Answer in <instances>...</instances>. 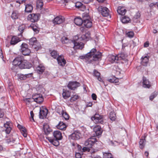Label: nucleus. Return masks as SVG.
<instances>
[{"label":"nucleus","instance_id":"f704fd0d","mask_svg":"<svg viewBox=\"0 0 158 158\" xmlns=\"http://www.w3.org/2000/svg\"><path fill=\"white\" fill-rule=\"evenodd\" d=\"M35 51H37L41 48L40 43L37 42L31 47Z\"/></svg>","mask_w":158,"mask_h":158},{"label":"nucleus","instance_id":"ea45409f","mask_svg":"<svg viewBox=\"0 0 158 158\" xmlns=\"http://www.w3.org/2000/svg\"><path fill=\"white\" fill-rule=\"evenodd\" d=\"M148 62V59L147 56H145L143 58L141 63L142 65L144 66H147Z\"/></svg>","mask_w":158,"mask_h":158},{"label":"nucleus","instance_id":"2eb2a0df","mask_svg":"<svg viewBox=\"0 0 158 158\" xmlns=\"http://www.w3.org/2000/svg\"><path fill=\"white\" fill-rule=\"evenodd\" d=\"M57 60L58 64L62 66H64L66 63L64 56L62 55H60L57 57Z\"/></svg>","mask_w":158,"mask_h":158},{"label":"nucleus","instance_id":"052dcab7","mask_svg":"<svg viewBox=\"0 0 158 158\" xmlns=\"http://www.w3.org/2000/svg\"><path fill=\"white\" fill-rule=\"evenodd\" d=\"M90 148L88 147H85L83 148L82 150L83 152H85V151L89 152L90 151Z\"/></svg>","mask_w":158,"mask_h":158},{"label":"nucleus","instance_id":"bb28decb","mask_svg":"<svg viewBox=\"0 0 158 158\" xmlns=\"http://www.w3.org/2000/svg\"><path fill=\"white\" fill-rule=\"evenodd\" d=\"M127 11L126 10L123 6H118V7L117 12L120 15H124Z\"/></svg>","mask_w":158,"mask_h":158},{"label":"nucleus","instance_id":"8fccbe9b","mask_svg":"<svg viewBox=\"0 0 158 158\" xmlns=\"http://www.w3.org/2000/svg\"><path fill=\"white\" fill-rule=\"evenodd\" d=\"M103 158H113L110 153H105L103 154Z\"/></svg>","mask_w":158,"mask_h":158},{"label":"nucleus","instance_id":"37998d69","mask_svg":"<svg viewBox=\"0 0 158 158\" xmlns=\"http://www.w3.org/2000/svg\"><path fill=\"white\" fill-rule=\"evenodd\" d=\"M109 118L112 121H114L115 119V114L114 111H111L110 113Z\"/></svg>","mask_w":158,"mask_h":158},{"label":"nucleus","instance_id":"13d9d810","mask_svg":"<svg viewBox=\"0 0 158 158\" xmlns=\"http://www.w3.org/2000/svg\"><path fill=\"white\" fill-rule=\"evenodd\" d=\"M33 101L37 103L40 104L43 102V99H34Z\"/></svg>","mask_w":158,"mask_h":158},{"label":"nucleus","instance_id":"dca6fc26","mask_svg":"<svg viewBox=\"0 0 158 158\" xmlns=\"http://www.w3.org/2000/svg\"><path fill=\"white\" fill-rule=\"evenodd\" d=\"M32 73L26 74H19L17 75V77L18 79H20V80H25L27 78L31 77L32 76Z\"/></svg>","mask_w":158,"mask_h":158},{"label":"nucleus","instance_id":"a19ab883","mask_svg":"<svg viewBox=\"0 0 158 158\" xmlns=\"http://www.w3.org/2000/svg\"><path fill=\"white\" fill-rule=\"evenodd\" d=\"M37 42V41L36 38L35 37H33L30 39L28 43L31 47Z\"/></svg>","mask_w":158,"mask_h":158},{"label":"nucleus","instance_id":"864d4df0","mask_svg":"<svg viewBox=\"0 0 158 158\" xmlns=\"http://www.w3.org/2000/svg\"><path fill=\"white\" fill-rule=\"evenodd\" d=\"M15 141V140L11 138H7L6 139V142L8 144L11 143H14Z\"/></svg>","mask_w":158,"mask_h":158},{"label":"nucleus","instance_id":"4c0bfd02","mask_svg":"<svg viewBox=\"0 0 158 158\" xmlns=\"http://www.w3.org/2000/svg\"><path fill=\"white\" fill-rule=\"evenodd\" d=\"M51 56L54 59H56L59 56V53L57 51L55 50H53L50 52Z\"/></svg>","mask_w":158,"mask_h":158},{"label":"nucleus","instance_id":"6e6552de","mask_svg":"<svg viewBox=\"0 0 158 158\" xmlns=\"http://www.w3.org/2000/svg\"><path fill=\"white\" fill-rule=\"evenodd\" d=\"M102 56V53L99 51L97 52L96 49V52L92 55V56H93V60L94 61H99L101 60Z\"/></svg>","mask_w":158,"mask_h":158},{"label":"nucleus","instance_id":"0eeeda50","mask_svg":"<svg viewBox=\"0 0 158 158\" xmlns=\"http://www.w3.org/2000/svg\"><path fill=\"white\" fill-rule=\"evenodd\" d=\"M65 18L64 16L60 15L55 18L52 21L54 24H59L62 23L64 21Z\"/></svg>","mask_w":158,"mask_h":158},{"label":"nucleus","instance_id":"39448f33","mask_svg":"<svg viewBox=\"0 0 158 158\" xmlns=\"http://www.w3.org/2000/svg\"><path fill=\"white\" fill-rule=\"evenodd\" d=\"M80 85V83L77 81H72L69 83L67 87L71 90H74Z\"/></svg>","mask_w":158,"mask_h":158},{"label":"nucleus","instance_id":"603ef678","mask_svg":"<svg viewBox=\"0 0 158 158\" xmlns=\"http://www.w3.org/2000/svg\"><path fill=\"white\" fill-rule=\"evenodd\" d=\"M18 66L13 64V66L10 68L11 70L14 72H17Z\"/></svg>","mask_w":158,"mask_h":158},{"label":"nucleus","instance_id":"412c9836","mask_svg":"<svg viewBox=\"0 0 158 158\" xmlns=\"http://www.w3.org/2000/svg\"><path fill=\"white\" fill-rule=\"evenodd\" d=\"M11 124L10 122H6L4 124V127L5 128V132L7 134H9L11 131Z\"/></svg>","mask_w":158,"mask_h":158},{"label":"nucleus","instance_id":"473e14b6","mask_svg":"<svg viewBox=\"0 0 158 158\" xmlns=\"http://www.w3.org/2000/svg\"><path fill=\"white\" fill-rule=\"evenodd\" d=\"M20 15L19 13L17 11H14L12 13L11 17L13 20H15L19 18Z\"/></svg>","mask_w":158,"mask_h":158},{"label":"nucleus","instance_id":"f257e3e1","mask_svg":"<svg viewBox=\"0 0 158 158\" xmlns=\"http://www.w3.org/2000/svg\"><path fill=\"white\" fill-rule=\"evenodd\" d=\"M83 19V23L85 28H90L92 26V22L91 21L89 13H84L82 15Z\"/></svg>","mask_w":158,"mask_h":158},{"label":"nucleus","instance_id":"e2e57ef3","mask_svg":"<svg viewBox=\"0 0 158 158\" xmlns=\"http://www.w3.org/2000/svg\"><path fill=\"white\" fill-rule=\"evenodd\" d=\"M68 102H67V104L69 105H73V103H72V102L73 101H75V99H68Z\"/></svg>","mask_w":158,"mask_h":158},{"label":"nucleus","instance_id":"58836bf2","mask_svg":"<svg viewBox=\"0 0 158 158\" xmlns=\"http://www.w3.org/2000/svg\"><path fill=\"white\" fill-rule=\"evenodd\" d=\"M108 81L110 83H115L118 82L119 79L115 76H112L110 78L108 79Z\"/></svg>","mask_w":158,"mask_h":158},{"label":"nucleus","instance_id":"774afa93","mask_svg":"<svg viewBox=\"0 0 158 158\" xmlns=\"http://www.w3.org/2000/svg\"><path fill=\"white\" fill-rule=\"evenodd\" d=\"M76 158H81V154L78 152H76L75 154Z\"/></svg>","mask_w":158,"mask_h":158},{"label":"nucleus","instance_id":"f8f14e48","mask_svg":"<svg viewBox=\"0 0 158 158\" xmlns=\"http://www.w3.org/2000/svg\"><path fill=\"white\" fill-rule=\"evenodd\" d=\"M21 40L18 36H12L10 41V44L11 45H15L21 41Z\"/></svg>","mask_w":158,"mask_h":158},{"label":"nucleus","instance_id":"a878e982","mask_svg":"<svg viewBox=\"0 0 158 158\" xmlns=\"http://www.w3.org/2000/svg\"><path fill=\"white\" fill-rule=\"evenodd\" d=\"M109 60L111 63H117L118 59L117 58V55H111L109 56Z\"/></svg>","mask_w":158,"mask_h":158},{"label":"nucleus","instance_id":"0e129e2a","mask_svg":"<svg viewBox=\"0 0 158 158\" xmlns=\"http://www.w3.org/2000/svg\"><path fill=\"white\" fill-rule=\"evenodd\" d=\"M156 3H154V2H152V3H151L149 5V6L150 8L151 9L153 8H154L155 5H156Z\"/></svg>","mask_w":158,"mask_h":158},{"label":"nucleus","instance_id":"bf43d9fd","mask_svg":"<svg viewBox=\"0 0 158 158\" xmlns=\"http://www.w3.org/2000/svg\"><path fill=\"white\" fill-rule=\"evenodd\" d=\"M82 4L80 2H76L75 5V6L76 8L79 9Z\"/></svg>","mask_w":158,"mask_h":158},{"label":"nucleus","instance_id":"3c124183","mask_svg":"<svg viewBox=\"0 0 158 158\" xmlns=\"http://www.w3.org/2000/svg\"><path fill=\"white\" fill-rule=\"evenodd\" d=\"M158 94V93L157 92H154L149 97V99H154L156 97Z\"/></svg>","mask_w":158,"mask_h":158},{"label":"nucleus","instance_id":"423d86ee","mask_svg":"<svg viewBox=\"0 0 158 158\" xmlns=\"http://www.w3.org/2000/svg\"><path fill=\"white\" fill-rule=\"evenodd\" d=\"M32 65L31 63L28 62L24 59L22 61L21 64L20 65L19 68L21 69H30L32 67Z\"/></svg>","mask_w":158,"mask_h":158},{"label":"nucleus","instance_id":"7c9ffc66","mask_svg":"<svg viewBox=\"0 0 158 158\" xmlns=\"http://www.w3.org/2000/svg\"><path fill=\"white\" fill-rule=\"evenodd\" d=\"M56 127L59 129L64 130L66 129V126L65 124L64 123L60 122Z\"/></svg>","mask_w":158,"mask_h":158},{"label":"nucleus","instance_id":"338daca9","mask_svg":"<svg viewBox=\"0 0 158 158\" xmlns=\"http://www.w3.org/2000/svg\"><path fill=\"white\" fill-rule=\"evenodd\" d=\"M14 88V86L11 84H9L8 86V88L10 90L12 91Z\"/></svg>","mask_w":158,"mask_h":158},{"label":"nucleus","instance_id":"4be33fe9","mask_svg":"<svg viewBox=\"0 0 158 158\" xmlns=\"http://www.w3.org/2000/svg\"><path fill=\"white\" fill-rule=\"evenodd\" d=\"M72 42L73 44V47L76 49H82L84 46V44L83 43L81 44L77 42L75 40H72Z\"/></svg>","mask_w":158,"mask_h":158},{"label":"nucleus","instance_id":"20e7f679","mask_svg":"<svg viewBox=\"0 0 158 158\" xmlns=\"http://www.w3.org/2000/svg\"><path fill=\"white\" fill-rule=\"evenodd\" d=\"M91 119L96 123L103 124L104 123L103 116L100 115L98 114H95L94 116L91 118Z\"/></svg>","mask_w":158,"mask_h":158},{"label":"nucleus","instance_id":"e433bc0d","mask_svg":"<svg viewBox=\"0 0 158 158\" xmlns=\"http://www.w3.org/2000/svg\"><path fill=\"white\" fill-rule=\"evenodd\" d=\"M146 140L145 139H141L139 142V147L141 149H143L145 145Z\"/></svg>","mask_w":158,"mask_h":158},{"label":"nucleus","instance_id":"b1692460","mask_svg":"<svg viewBox=\"0 0 158 158\" xmlns=\"http://www.w3.org/2000/svg\"><path fill=\"white\" fill-rule=\"evenodd\" d=\"M94 131L97 135H101L102 132L101 126L96 125L94 128Z\"/></svg>","mask_w":158,"mask_h":158},{"label":"nucleus","instance_id":"4468645a","mask_svg":"<svg viewBox=\"0 0 158 158\" xmlns=\"http://www.w3.org/2000/svg\"><path fill=\"white\" fill-rule=\"evenodd\" d=\"M23 59V57L21 56H18L16 57L13 60V64L18 66V67L19 68L20 65L21 64Z\"/></svg>","mask_w":158,"mask_h":158},{"label":"nucleus","instance_id":"cd10ccee","mask_svg":"<svg viewBox=\"0 0 158 158\" xmlns=\"http://www.w3.org/2000/svg\"><path fill=\"white\" fill-rule=\"evenodd\" d=\"M74 23L77 26H81L83 23V19H82L80 17H78L75 18Z\"/></svg>","mask_w":158,"mask_h":158},{"label":"nucleus","instance_id":"f03ea898","mask_svg":"<svg viewBox=\"0 0 158 158\" xmlns=\"http://www.w3.org/2000/svg\"><path fill=\"white\" fill-rule=\"evenodd\" d=\"M20 47V51L23 55L28 56L31 53V51L28 48V46L27 44L23 43L21 45Z\"/></svg>","mask_w":158,"mask_h":158},{"label":"nucleus","instance_id":"de8ad7c7","mask_svg":"<svg viewBox=\"0 0 158 158\" xmlns=\"http://www.w3.org/2000/svg\"><path fill=\"white\" fill-rule=\"evenodd\" d=\"M61 114L62 116L64 118V119L67 120L69 119V116L66 112H64L63 110L61 112Z\"/></svg>","mask_w":158,"mask_h":158},{"label":"nucleus","instance_id":"79ce46f5","mask_svg":"<svg viewBox=\"0 0 158 158\" xmlns=\"http://www.w3.org/2000/svg\"><path fill=\"white\" fill-rule=\"evenodd\" d=\"M121 21L122 23H126L129 22L130 21V19L129 17L125 16L122 17L121 19Z\"/></svg>","mask_w":158,"mask_h":158},{"label":"nucleus","instance_id":"6e6d98bb","mask_svg":"<svg viewBox=\"0 0 158 158\" xmlns=\"http://www.w3.org/2000/svg\"><path fill=\"white\" fill-rule=\"evenodd\" d=\"M62 42L64 44H67L68 43L69 39L66 37H64L62 38Z\"/></svg>","mask_w":158,"mask_h":158},{"label":"nucleus","instance_id":"1a4fd4ad","mask_svg":"<svg viewBox=\"0 0 158 158\" xmlns=\"http://www.w3.org/2000/svg\"><path fill=\"white\" fill-rule=\"evenodd\" d=\"M27 19L32 22H37L39 20L38 15L36 14H30L28 16Z\"/></svg>","mask_w":158,"mask_h":158},{"label":"nucleus","instance_id":"72a5a7b5","mask_svg":"<svg viewBox=\"0 0 158 158\" xmlns=\"http://www.w3.org/2000/svg\"><path fill=\"white\" fill-rule=\"evenodd\" d=\"M45 70V67L41 65H39L37 68L36 71L37 72L40 74H41Z\"/></svg>","mask_w":158,"mask_h":158},{"label":"nucleus","instance_id":"6ab92c4d","mask_svg":"<svg viewBox=\"0 0 158 158\" xmlns=\"http://www.w3.org/2000/svg\"><path fill=\"white\" fill-rule=\"evenodd\" d=\"M54 138L56 140H61L62 139V133L58 130L55 131L53 132Z\"/></svg>","mask_w":158,"mask_h":158},{"label":"nucleus","instance_id":"aec40b11","mask_svg":"<svg viewBox=\"0 0 158 158\" xmlns=\"http://www.w3.org/2000/svg\"><path fill=\"white\" fill-rule=\"evenodd\" d=\"M93 75L98 80L101 82L103 83L105 86L106 85L104 82L103 81L102 78L101 77L100 73L97 70L94 69L93 72Z\"/></svg>","mask_w":158,"mask_h":158},{"label":"nucleus","instance_id":"4d7b16f0","mask_svg":"<svg viewBox=\"0 0 158 158\" xmlns=\"http://www.w3.org/2000/svg\"><path fill=\"white\" fill-rule=\"evenodd\" d=\"M140 17V14L139 11L137 12L135 15L134 18L135 19H138Z\"/></svg>","mask_w":158,"mask_h":158},{"label":"nucleus","instance_id":"680f3d73","mask_svg":"<svg viewBox=\"0 0 158 158\" xmlns=\"http://www.w3.org/2000/svg\"><path fill=\"white\" fill-rule=\"evenodd\" d=\"M88 35V34L87 33L85 35H83L81 36V38L82 40H85L87 39L88 37L87 35Z\"/></svg>","mask_w":158,"mask_h":158},{"label":"nucleus","instance_id":"49530a36","mask_svg":"<svg viewBox=\"0 0 158 158\" xmlns=\"http://www.w3.org/2000/svg\"><path fill=\"white\" fill-rule=\"evenodd\" d=\"M20 130L23 136L25 137H27V130L25 128L23 127Z\"/></svg>","mask_w":158,"mask_h":158},{"label":"nucleus","instance_id":"9d476101","mask_svg":"<svg viewBox=\"0 0 158 158\" xmlns=\"http://www.w3.org/2000/svg\"><path fill=\"white\" fill-rule=\"evenodd\" d=\"M96 48H93L85 55L80 56L79 58L82 59H85V60H87L89 58H91L92 57V55L94 54V52H96Z\"/></svg>","mask_w":158,"mask_h":158},{"label":"nucleus","instance_id":"ddd939ff","mask_svg":"<svg viewBox=\"0 0 158 158\" xmlns=\"http://www.w3.org/2000/svg\"><path fill=\"white\" fill-rule=\"evenodd\" d=\"M143 87L149 88L151 86V82L146 77L143 76Z\"/></svg>","mask_w":158,"mask_h":158},{"label":"nucleus","instance_id":"a18cd8bd","mask_svg":"<svg viewBox=\"0 0 158 158\" xmlns=\"http://www.w3.org/2000/svg\"><path fill=\"white\" fill-rule=\"evenodd\" d=\"M39 98L44 99L42 95L40 94H34L32 95V99H38Z\"/></svg>","mask_w":158,"mask_h":158},{"label":"nucleus","instance_id":"a211bd4d","mask_svg":"<svg viewBox=\"0 0 158 158\" xmlns=\"http://www.w3.org/2000/svg\"><path fill=\"white\" fill-rule=\"evenodd\" d=\"M48 110L47 109H43L41 108L40 109V111L39 114V117L40 119H44V117H46L47 114Z\"/></svg>","mask_w":158,"mask_h":158},{"label":"nucleus","instance_id":"9b49d317","mask_svg":"<svg viewBox=\"0 0 158 158\" xmlns=\"http://www.w3.org/2000/svg\"><path fill=\"white\" fill-rule=\"evenodd\" d=\"M99 10L101 11V13L103 17H107L109 15V10L107 7L101 6L99 7Z\"/></svg>","mask_w":158,"mask_h":158},{"label":"nucleus","instance_id":"09e8293b","mask_svg":"<svg viewBox=\"0 0 158 158\" xmlns=\"http://www.w3.org/2000/svg\"><path fill=\"white\" fill-rule=\"evenodd\" d=\"M108 143L111 146H115L119 144L118 142L117 141H113L111 140H109V141Z\"/></svg>","mask_w":158,"mask_h":158},{"label":"nucleus","instance_id":"c9c22d12","mask_svg":"<svg viewBox=\"0 0 158 158\" xmlns=\"http://www.w3.org/2000/svg\"><path fill=\"white\" fill-rule=\"evenodd\" d=\"M44 131L46 135L50 133V128L48 125L47 123H45L43 125Z\"/></svg>","mask_w":158,"mask_h":158},{"label":"nucleus","instance_id":"393cba45","mask_svg":"<svg viewBox=\"0 0 158 158\" xmlns=\"http://www.w3.org/2000/svg\"><path fill=\"white\" fill-rule=\"evenodd\" d=\"M47 139L49 142L55 146H57L59 145L60 143L59 141V140H56L54 138L52 139L49 137H47Z\"/></svg>","mask_w":158,"mask_h":158},{"label":"nucleus","instance_id":"5701e85b","mask_svg":"<svg viewBox=\"0 0 158 158\" xmlns=\"http://www.w3.org/2000/svg\"><path fill=\"white\" fill-rule=\"evenodd\" d=\"M29 27L33 30L35 34H38L39 32L40 29L38 27L37 24L31 23Z\"/></svg>","mask_w":158,"mask_h":158},{"label":"nucleus","instance_id":"7ed1b4c3","mask_svg":"<svg viewBox=\"0 0 158 158\" xmlns=\"http://www.w3.org/2000/svg\"><path fill=\"white\" fill-rule=\"evenodd\" d=\"M97 141V139L95 137H91L85 141V145L91 148Z\"/></svg>","mask_w":158,"mask_h":158},{"label":"nucleus","instance_id":"c756f323","mask_svg":"<svg viewBox=\"0 0 158 158\" xmlns=\"http://www.w3.org/2000/svg\"><path fill=\"white\" fill-rule=\"evenodd\" d=\"M33 10L32 5L30 4H28L25 5V11L27 13H31Z\"/></svg>","mask_w":158,"mask_h":158},{"label":"nucleus","instance_id":"c85d7f7f","mask_svg":"<svg viewBox=\"0 0 158 158\" xmlns=\"http://www.w3.org/2000/svg\"><path fill=\"white\" fill-rule=\"evenodd\" d=\"M27 27L25 24H23L20 25L18 27V30L20 32V33L18 34V36L22 37L23 36L22 34L24 30L26 29Z\"/></svg>","mask_w":158,"mask_h":158},{"label":"nucleus","instance_id":"c03bdc74","mask_svg":"<svg viewBox=\"0 0 158 158\" xmlns=\"http://www.w3.org/2000/svg\"><path fill=\"white\" fill-rule=\"evenodd\" d=\"M117 55V58L118 59V60H124L125 58V55L123 53H121L118 54Z\"/></svg>","mask_w":158,"mask_h":158},{"label":"nucleus","instance_id":"69168bd1","mask_svg":"<svg viewBox=\"0 0 158 158\" xmlns=\"http://www.w3.org/2000/svg\"><path fill=\"white\" fill-rule=\"evenodd\" d=\"M79 9L81 11H84L85 9V5L82 4Z\"/></svg>","mask_w":158,"mask_h":158},{"label":"nucleus","instance_id":"f3484780","mask_svg":"<svg viewBox=\"0 0 158 158\" xmlns=\"http://www.w3.org/2000/svg\"><path fill=\"white\" fill-rule=\"evenodd\" d=\"M81 136V134L80 132L75 131L70 135V138L72 139L77 140L79 139Z\"/></svg>","mask_w":158,"mask_h":158},{"label":"nucleus","instance_id":"2f4dec72","mask_svg":"<svg viewBox=\"0 0 158 158\" xmlns=\"http://www.w3.org/2000/svg\"><path fill=\"white\" fill-rule=\"evenodd\" d=\"M62 95L64 99L69 98L70 96V92L68 90L63 89Z\"/></svg>","mask_w":158,"mask_h":158},{"label":"nucleus","instance_id":"5fc2aeb1","mask_svg":"<svg viewBox=\"0 0 158 158\" xmlns=\"http://www.w3.org/2000/svg\"><path fill=\"white\" fill-rule=\"evenodd\" d=\"M127 36L131 38H132L134 35V33L133 31H129L126 33Z\"/></svg>","mask_w":158,"mask_h":158}]
</instances>
